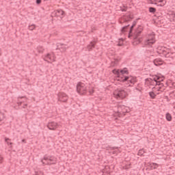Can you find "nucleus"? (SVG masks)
Masks as SVG:
<instances>
[{
    "instance_id": "obj_23",
    "label": "nucleus",
    "mask_w": 175,
    "mask_h": 175,
    "mask_svg": "<svg viewBox=\"0 0 175 175\" xmlns=\"http://www.w3.org/2000/svg\"><path fill=\"white\" fill-rule=\"evenodd\" d=\"M149 96H150L151 99H155V98H157V94H155L154 92H150Z\"/></svg>"
},
{
    "instance_id": "obj_37",
    "label": "nucleus",
    "mask_w": 175,
    "mask_h": 175,
    "mask_svg": "<svg viewBox=\"0 0 175 175\" xmlns=\"http://www.w3.org/2000/svg\"><path fill=\"white\" fill-rule=\"evenodd\" d=\"M164 99H166L167 102H170L169 96H164Z\"/></svg>"
},
{
    "instance_id": "obj_35",
    "label": "nucleus",
    "mask_w": 175,
    "mask_h": 175,
    "mask_svg": "<svg viewBox=\"0 0 175 175\" xmlns=\"http://www.w3.org/2000/svg\"><path fill=\"white\" fill-rule=\"evenodd\" d=\"M146 83H149V84H150V85H154V81H146Z\"/></svg>"
},
{
    "instance_id": "obj_18",
    "label": "nucleus",
    "mask_w": 175,
    "mask_h": 175,
    "mask_svg": "<svg viewBox=\"0 0 175 175\" xmlns=\"http://www.w3.org/2000/svg\"><path fill=\"white\" fill-rule=\"evenodd\" d=\"M156 76L157 75H153V76H152L151 78H147L145 79V81H154V83H155V81H157V80H158V78H156Z\"/></svg>"
},
{
    "instance_id": "obj_42",
    "label": "nucleus",
    "mask_w": 175,
    "mask_h": 175,
    "mask_svg": "<svg viewBox=\"0 0 175 175\" xmlns=\"http://www.w3.org/2000/svg\"><path fill=\"white\" fill-rule=\"evenodd\" d=\"M5 142H6V143H8V144H9V142H8V140H10V139H9V138H5Z\"/></svg>"
},
{
    "instance_id": "obj_17",
    "label": "nucleus",
    "mask_w": 175,
    "mask_h": 175,
    "mask_svg": "<svg viewBox=\"0 0 175 175\" xmlns=\"http://www.w3.org/2000/svg\"><path fill=\"white\" fill-rule=\"evenodd\" d=\"M95 44H96V42H91L87 46L88 51H92V49H95Z\"/></svg>"
},
{
    "instance_id": "obj_9",
    "label": "nucleus",
    "mask_w": 175,
    "mask_h": 175,
    "mask_svg": "<svg viewBox=\"0 0 175 175\" xmlns=\"http://www.w3.org/2000/svg\"><path fill=\"white\" fill-rule=\"evenodd\" d=\"M56 46H57L56 50H59L62 53L66 51V49L68 48L66 44H62L60 42L57 43Z\"/></svg>"
},
{
    "instance_id": "obj_32",
    "label": "nucleus",
    "mask_w": 175,
    "mask_h": 175,
    "mask_svg": "<svg viewBox=\"0 0 175 175\" xmlns=\"http://www.w3.org/2000/svg\"><path fill=\"white\" fill-rule=\"evenodd\" d=\"M109 148L111 150H118V148H120L119 147L113 146V147H109Z\"/></svg>"
},
{
    "instance_id": "obj_25",
    "label": "nucleus",
    "mask_w": 175,
    "mask_h": 175,
    "mask_svg": "<svg viewBox=\"0 0 175 175\" xmlns=\"http://www.w3.org/2000/svg\"><path fill=\"white\" fill-rule=\"evenodd\" d=\"M165 118L167 121H172V115H170L169 113H166Z\"/></svg>"
},
{
    "instance_id": "obj_22",
    "label": "nucleus",
    "mask_w": 175,
    "mask_h": 175,
    "mask_svg": "<svg viewBox=\"0 0 175 175\" xmlns=\"http://www.w3.org/2000/svg\"><path fill=\"white\" fill-rule=\"evenodd\" d=\"M120 70H117V69H113L112 70V72L114 74V75H117V76H118V77H120Z\"/></svg>"
},
{
    "instance_id": "obj_12",
    "label": "nucleus",
    "mask_w": 175,
    "mask_h": 175,
    "mask_svg": "<svg viewBox=\"0 0 175 175\" xmlns=\"http://www.w3.org/2000/svg\"><path fill=\"white\" fill-rule=\"evenodd\" d=\"M122 81H127L128 83H130L131 84L135 85V83H136V77H124V79H122Z\"/></svg>"
},
{
    "instance_id": "obj_4",
    "label": "nucleus",
    "mask_w": 175,
    "mask_h": 175,
    "mask_svg": "<svg viewBox=\"0 0 175 175\" xmlns=\"http://www.w3.org/2000/svg\"><path fill=\"white\" fill-rule=\"evenodd\" d=\"M113 95L116 99H124L126 97V92L122 89H117L113 92Z\"/></svg>"
},
{
    "instance_id": "obj_48",
    "label": "nucleus",
    "mask_w": 175,
    "mask_h": 175,
    "mask_svg": "<svg viewBox=\"0 0 175 175\" xmlns=\"http://www.w3.org/2000/svg\"><path fill=\"white\" fill-rule=\"evenodd\" d=\"M155 88H153V90H154Z\"/></svg>"
},
{
    "instance_id": "obj_19",
    "label": "nucleus",
    "mask_w": 175,
    "mask_h": 175,
    "mask_svg": "<svg viewBox=\"0 0 175 175\" xmlns=\"http://www.w3.org/2000/svg\"><path fill=\"white\" fill-rule=\"evenodd\" d=\"M125 21H131V20H133V15L130 14H127L125 16Z\"/></svg>"
},
{
    "instance_id": "obj_14",
    "label": "nucleus",
    "mask_w": 175,
    "mask_h": 175,
    "mask_svg": "<svg viewBox=\"0 0 175 175\" xmlns=\"http://www.w3.org/2000/svg\"><path fill=\"white\" fill-rule=\"evenodd\" d=\"M44 61H46L48 62V64H50L51 61H55L54 60V58H53V55L50 53H47L44 57H43Z\"/></svg>"
},
{
    "instance_id": "obj_36",
    "label": "nucleus",
    "mask_w": 175,
    "mask_h": 175,
    "mask_svg": "<svg viewBox=\"0 0 175 175\" xmlns=\"http://www.w3.org/2000/svg\"><path fill=\"white\" fill-rule=\"evenodd\" d=\"M36 175H43V172L42 171L37 172Z\"/></svg>"
},
{
    "instance_id": "obj_27",
    "label": "nucleus",
    "mask_w": 175,
    "mask_h": 175,
    "mask_svg": "<svg viewBox=\"0 0 175 175\" xmlns=\"http://www.w3.org/2000/svg\"><path fill=\"white\" fill-rule=\"evenodd\" d=\"M128 27H129V25H127L126 26H124L122 28L121 31L122 33L126 32V29H128Z\"/></svg>"
},
{
    "instance_id": "obj_6",
    "label": "nucleus",
    "mask_w": 175,
    "mask_h": 175,
    "mask_svg": "<svg viewBox=\"0 0 175 175\" xmlns=\"http://www.w3.org/2000/svg\"><path fill=\"white\" fill-rule=\"evenodd\" d=\"M156 79H157L155 81V85H159L157 88V91H160L161 92H163L165 91V88L163 83H162L161 81H163V79L161 78V77L156 75Z\"/></svg>"
},
{
    "instance_id": "obj_49",
    "label": "nucleus",
    "mask_w": 175,
    "mask_h": 175,
    "mask_svg": "<svg viewBox=\"0 0 175 175\" xmlns=\"http://www.w3.org/2000/svg\"><path fill=\"white\" fill-rule=\"evenodd\" d=\"M44 1H47V0H44Z\"/></svg>"
},
{
    "instance_id": "obj_28",
    "label": "nucleus",
    "mask_w": 175,
    "mask_h": 175,
    "mask_svg": "<svg viewBox=\"0 0 175 175\" xmlns=\"http://www.w3.org/2000/svg\"><path fill=\"white\" fill-rule=\"evenodd\" d=\"M35 28H36V26H35V25H31L29 26V31H33V29H35Z\"/></svg>"
},
{
    "instance_id": "obj_34",
    "label": "nucleus",
    "mask_w": 175,
    "mask_h": 175,
    "mask_svg": "<svg viewBox=\"0 0 175 175\" xmlns=\"http://www.w3.org/2000/svg\"><path fill=\"white\" fill-rule=\"evenodd\" d=\"M36 5H40L42 3V0H36Z\"/></svg>"
},
{
    "instance_id": "obj_43",
    "label": "nucleus",
    "mask_w": 175,
    "mask_h": 175,
    "mask_svg": "<svg viewBox=\"0 0 175 175\" xmlns=\"http://www.w3.org/2000/svg\"><path fill=\"white\" fill-rule=\"evenodd\" d=\"M22 142H23V143H27V142H25V139H22Z\"/></svg>"
},
{
    "instance_id": "obj_30",
    "label": "nucleus",
    "mask_w": 175,
    "mask_h": 175,
    "mask_svg": "<svg viewBox=\"0 0 175 175\" xmlns=\"http://www.w3.org/2000/svg\"><path fill=\"white\" fill-rule=\"evenodd\" d=\"M120 10L122 12H126V6L125 5L120 6Z\"/></svg>"
},
{
    "instance_id": "obj_13",
    "label": "nucleus",
    "mask_w": 175,
    "mask_h": 175,
    "mask_svg": "<svg viewBox=\"0 0 175 175\" xmlns=\"http://www.w3.org/2000/svg\"><path fill=\"white\" fill-rule=\"evenodd\" d=\"M150 2L157 6H165L166 5V0H150Z\"/></svg>"
},
{
    "instance_id": "obj_8",
    "label": "nucleus",
    "mask_w": 175,
    "mask_h": 175,
    "mask_svg": "<svg viewBox=\"0 0 175 175\" xmlns=\"http://www.w3.org/2000/svg\"><path fill=\"white\" fill-rule=\"evenodd\" d=\"M68 95H66V94L64 93V92H60L58 94V101L59 102H63V103H66L68 101Z\"/></svg>"
},
{
    "instance_id": "obj_41",
    "label": "nucleus",
    "mask_w": 175,
    "mask_h": 175,
    "mask_svg": "<svg viewBox=\"0 0 175 175\" xmlns=\"http://www.w3.org/2000/svg\"><path fill=\"white\" fill-rule=\"evenodd\" d=\"M27 106H28L27 104H24L23 106V109H27Z\"/></svg>"
},
{
    "instance_id": "obj_15",
    "label": "nucleus",
    "mask_w": 175,
    "mask_h": 175,
    "mask_svg": "<svg viewBox=\"0 0 175 175\" xmlns=\"http://www.w3.org/2000/svg\"><path fill=\"white\" fill-rule=\"evenodd\" d=\"M120 80L122 81V79L125 77V75H128L129 73V71H128V69L124 68L122 70H120Z\"/></svg>"
},
{
    "instance_id": "obj_21",
    "label": "nucleus",
    "mask_w": 175,
    "mask_h": 175,
    "mask_svg": "<svg viewBox=\"0 0 175 175\" xmlns=\"http://www.w3.org/2000/svg\"><path fill=\"white\" fill-rule=\"evenodd\" d=\"M148 10H149V13H152V14H154V13L157 12V8L154 7H149Z\"/></svg>"
},
{
    "instance_id": "obj_46",
    "label": "nucleus",
    "mask_w": 175,
    "mask_h": 175,
    "mask_svg": "<svg viewBox=\"0 0 175 175\" xmlns=\"http://www.w3.org/2000/svg\"><path fill=\"white\" fill-rule=\"evenodd\" d=\"M10 144L12 145V144H13V143L10 142Z\"/></svg>"
},
{
    "instance_id": "obj_24",
    "label": "nucleus",
    "mask_w": 175,
    "mask_h": 175,
    "mask_svg": "<svg viewBox=\"0 0 175 175\" xmlns=\"http://www.w3.org/2000/svg\"><path fill=\"white\" fill-rule=\"evenodd\" d=\"M122 109H125L124 105H118V113H122Z\"/></svg>"
},
{
    "instance_id": "obj_7",
    "label": "nucleus",
    "mask_w": 175,
    "mask_h": 175,
    "mask_svg": "<svg viewBox=\"0 0 175 175\" xmlns=\"http://www.w3.org/2000/svg\"><path fill=\"white\" fill-rule=\"evenodd\" d=\"M155 43V35L149 34L148 39L144 42V46H152Z\"/></svg>"
},
{
    "instance_id": "obj_10",
    "label": "nucleus",
    "mask_w": 175,
    "mask_h": 175,
    "mask_svg": "<svg viewBox=\"0 0 175 175\" xmlns=\"http://www.w3.org/2000/svg\"><path fill=\"white\" fill-rule=\"evenodd\" d=\"M65 14V12L61 9L55 10L52 13V16H55V17H60V18H62Z\"/></svg>"
},
{
    "instance_id": "obj_45",
    "label": "nucleus",
    "mask_w": 175,
    "mask_h": 175,
    "mask_svg": "<svg viewBox=\"0 0 175 175\" xmlns=\"http://www.w3.org/2000/svg\"><path fill=\"white\" fill-rule=\"evenodd\" d=\"M129 87H132V85H129Z\"/></svg>"
},
{
    "instance_id": "obj_44",
    "label": "nucleus",
    "mask_w": 175,
    "mask_h": 175,
    "mask_svg": "<svg viewBox=\"0 0 175 175\" xmlns=\"http://www.w3.org/2000/svg\"><path fill=\"white\" fill-rule=\"evenodd\" d=\"M24 97H18V99H23Z\"/></svg>"
},
{
    "instance_id": "obj_50",
    "label": "nucleus",
    "mask_w": 175,
    "mask_h": 175,
    "mask_svg": "<svg viewBox=\"0 0 175 175\" xmlns=\"http://www.w3.org/2000/svg\"><path fill=\"white\" fill-rule=\"evenodd\" d=\"M0 55H1V53H0Z\"/></svg>"
},
{
    "instance_id": "obj_11",
    "label": "nucleus",
    "mask_w": 175,
    "mask_h": 175,
    "mask_svg": "<svg viewBox=\"0 0 175 175\" xmlns=\"http://www.w3.org/2000/svg\"><path fill=\"white\" fill-rule=\"evenodd\" d=\"M58 126H59V124L55 122H49L47 124V128L50 131H55Z\"/></svg>"
},
{
    "instance_id": "obj_5",
    "label": "nucleus",
    "mask_w": 175,
    "mask_h": 175,
    "mask_svg": "<svg viewBox=\"0 0 175 175\" xmlns=\"http://www.w3.org/2000/svg\"><path fill=\"white\" fill-rule=\"evenodd\" d=\"M77 92L78 94H80V95H85V94H87V87L85 86V84L79 82L77 85Z\"/></svg>"
},
{
    "instance_id": "obj_16",
    "label": "nucleus",
    "mask_w": 175,
    "mask_h": 175,
    "mask_svg": "<svg viewBox=\"0 0 175 175\" xmlns=\"http://www.w3.org/2000/svg\"><path fill=\"white\" fill-rule=\"evenodd\" d=\"M153 63L155 66H161V65H163V60L161 58H157L153 61Z\"/></svg>"
},
{
    "instance_id": "obj_2",
    "label": "nucleus",
    "mask_w": 175,
    "mask_h": 175,
    "mask_svg": "<svg viewBox=\"0 0 175 175\" xmlns=\"http://www.w3.org/2000/svg\"><path fill=\"white\" fill-rule=\"evenodd\" d=\"M157 53L163 55L165 58H172L173 59V52L170 49L165 46H159L157 48Z\"/></svg>"
},
{
    "instance_id": "obj_38",
    "label": "nucleus",
    "mask_w": 175,
    "mask_h": 175,
    "mask_svg": "<svg viewBox=\"0 0 175 175\" xmlns=\"http://www.w3.org/2000/svg\"><path fill=\"white\" fill-rule=\"evenodd\" d=\"M23 101H20V100H18V102L17 103V104H18V106H21V105H23Z\"/></svg>"
},
{
    "instance_id": "obj_33",
    "label": "nucleus",
    "mask_w": 175,
    "mask_h": 175,
    "mask_svg": "<svg viewBox=\"0 0 175 175\" xmlns=\"http://www.w3.org/2000/svg\"><path fill=\"white\" fill-rule=\"evenodd\" d=\"M144 154V151L143 150H139L138 152V155H143Z\"/></svg>"
},
{
    "instance_id": "obj_40",
    "label": "nucleus",
    "mask_w": 175,
    "mask_h": 175,
    "mask_svg": "<svg viewBox=\"0 0 175 175\" xmlns=\"http://www.w3.org/2000/svg\"><path fill=\"white\" fill-rule=\"evenodd\" d=\"M89 93L90 94V95L92 94H94V90H93V89L90 90L89 91Z\"/></svg>"
},
{
    "instance_id": "obj_1",
    "label": "nucleus",
    "mask_w": 175,
    "mask_h": 175,
    "mask_svg": "<svg viewBox=\"0 0 175 175\" xmlns=\"http://www.w3.org/2000/svg\"><path fill=\"white\" fill-rule=\"evenodd\" d=\"M137 24V21H134L133 22L132 25L131 26L129 31V35L128 37L131 39H133V44L134 46H137V44H140L142 42H143V36L142 33H143V31L144 29V27L142 25H138L137 28H136L133 31V28L136 27V25Z\"/></svg>"
},
{
    "instance_id": "obj_26",
    "label": "nucleus",
    "mask_w": 175,
    "mask_h": 175,
    "mask_svg": "<svg viewBox=\"0 0 175 175\" xmlns=\"http://www.w3.org/2000/svg\"><path fill=\"white\" fill-rule=\"evenodd\" d=\"M3 120H5V115L0 112V122L3 121Z\"/></svg>"
},
{
    "instance_id": "obj_47",
    "label": "nucleus",
    "mask_w": 175,
    "mask_h": 175,
    "mask_svg": "<svg viewBox=\"0 0 175 175\" xmlns=\"http://www.w3.org/2000/svg\"><path fill=\"white\" fill-rule=\"evenodd\" d=\"M157 95H159V93H157Z\"/></svg>"
},
{
    "instance_id": "obj_3",
    "label": "nucleus",
    "mask_w": 175,
    "mask_h": 175,
    "mask_svg": "<svg viewBox=\"0 0 175 175\" xmlns=\"http://www.w3.org/2000/svg\"><path fill=\"white\" fill-rule=\"evenodd\" d=\"M42 163L44 165H51L57 164V157L55 156L45 154L43 159L41 160Z\"/></svg>"
},
{
    "instance_id": "obj_29",
    "label": "nucleus",
    "mask_w": 175,
    "mask_h": 175,
    "mask_svg": "<svg viewBox=\"0 0 175 175\" xmlns=\"http://www.w3.org/2000/svg\"><path fill=\"white\" fill-rule=\"evenodd\" d=\"M159 166L157 163H152L151 167H153V169H157V167Z\"/></svg>"
},
{
    "instance_id": "obj_31",
    "label": "nucleus",
    "mask_w": 175,
    "mask_h": 175,
    "mask_svg": "<svg viewBox=\"0 0 175 175\" xmlns=\"http://www.w3.org/2000/svg\"><path fill=\"white\" fill-rule=\"evenodd\" d=\"M120 152H121V151H120V150H113V151L112 152V154H113V155H114V154L118 155V154H120Z\"/></svg>"
},
{
    "instance_id": "obj_39",
    "label": "nucleus",
    "mask_w": 175,
    "mask_h": 175,
    "mask_svg": "<svg viewBox=\"0 0 175 175\" xmlns=\"http://www.w3.org/2000/svg\"><path fill=\"white\" fill-rule=\"evenodd\" d=\"M2 162H3V157L0 155V163H2Z\"/></svg>"
},
{
    "instance_id": "obj_20",
    "label": "nucleus",
    "mask_w": 175,
    "mask_h": 175,
    "mask_svg": "<svg viewBox=\"0 0 175 175\" xmlns=\"http://www.w3.org/2000/svg\"><path fill=\"white\" fill-rule=\"evenodd\" d=\"M37 51L40 54H43V52L44 51V48H43V46H38L37 47Z\"/></svg>"
}]
</instances>
